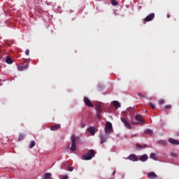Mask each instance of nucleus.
<instances>
[{
    "label": "nucleus",
    "mask_w": 179,
    "mask_h": 179,
    "mask_svg": "<svg viewBox=\"0 0 179 179\" xmlns=\"http://www.w3.org/2000/svg\"><path fill=\"white\" fill-rule=\"evenodd\" d=\"M71 146L70 148V150H71V152H75V150H76V143L79 142V141H80V138L79 137H76V136L73 135L71 137Z\"/></svg>",
    "instance_id": "obj_1"
},
{
    "label": "nucleus",
    "mask_w": 179,
    "mask_h": 179,
    "mask_svg": "<svg viewBox=\"0 0 179 179\" xmlns=\"http://www.w3.org/2000/svg\"><path fill=\"white\" fill-rule=\"evenodd\" d=\"M134 119L137 122L132 120L131 121L132 125H139V124H143V122H145V119H143V117H142V115L141 114L136 115Z\"/></svg>",
    "instance_id": "obj_2"
},
{
    "label": "nucleus",
    "mask_w": 179,
    "mask_h": 179,
    "mask_svg": "<svg viewBox=\"0 0 179 179\" xmlns=\"http://www.w3.org/2000/svg\"><path fill=\"white\" fill-rule=\"evenodd\" d=\"M96 152L94 150H90L87 153L83 155V160H92L94 157Z\"/></svg>",
    "instance_id": "obj_3"
},
{
    "label": "nucleus",
    "mask_w": 179,
    "mask_h": 179,
    "mask_svg": "<svg viewBox=\"0 0 179 179\" xmlns=\"http://www.w3.org/2000/svg\"><path fill=\"white\" fill-rule=\"evenodd\" d=\"M111 132H113V124L110 122H106L105 127V134L109 135V134H111Z\"/></svg>",
    "instance_id": "obj_4"
},
{
    "label": "nucleus",
    "mask_w": 179,
    "mask_h": 179,
    "mask_svg": "<svg viewBox=\"0 0 179 179\" xmlns=\"http://www.w3.org/2000/svg\"><path fill=\"white\" fill-rule=\"evenodd\" d=\"M96 117L99 118V120H101V113H103V109H101V105L100 103L96 104Z\"/></svg>",
    "instance_id": "obj_5"
},
{
    "label": "nucleus",
    "mask_w": 179,
    "mask_h": 179,
    "mask_svg": "<svg viewBox=\"0 0 179 179\" xmlns=\"http://www.w3.org/2000/svg\"><path fill=\"white\" fill-rule=\"evenodd\" d=\"M99 138L101 139V145H103V143L107 142V139H108V136H107V134L100 133Z\"/></svg>",
    "instance_id": "obj_6"
},
{
    "label": "nucleus",
    "mask_w": 179,
    "mask_h": 179,
    "mask_svg": "<svg viewBox=\"0 0 179 179\" xmlns=\"http://www.w3.org/2000/svg\"><path fill=\"white\" fill-rule=\"evenodd\" d=\"M121 121H122V122H123L124 127L127 129H131L132 128L131 127V124H129V122H128V120H127V119H125V117H121Z\"/></svg>",
    "instance_id": "obj_7"
},
{
    "label": "nucleus",
    "mask_w": 179,
    "mask_h": 179,
    "mask_svg": "<svg viewBox=\"0 0 179 179\" xmlns=\"http://www.w3.org/2000/svg\"><path fill=\"white\" fill-rule=\"evenodd\" d=\"M155 19V13H152L150 15H148L145 19V22H152Z\"/></svg>",
    "instance_id": "obj_8"
},
{
    "label": "nucleus",
    "mask_w": 179,
    "mask_h": 179,
    "mask_svg": "<svg viewBox=\"0 0 179 179\" xmlns=\"http://www.w3.org/2000/svg\"><path fill=\"white\" fill-rule=\"evenodd\" d=\"M84 103H85L87 107H93V103H92V102L90 101V99H89V98L86 96L84 97Z\"/></svg>",
    "instance_id": "obj_9"
},
{
    "label": "nucleus",
    "mask_w": 179,
    "mask_h": 179,
    "mask_svg": "<svg viewBox=\"0 0 179 179\" xmlns=\"http://www.w3.org/2000/svg\"><path fill=\"white\" fill-rule=\"evenodd\" d=\"M129 160H131V162H138L139 159H138V157H136V155L131 154L128 157Z\"/></svg>",
    "instance_id": "obj_10"
},
{
    "label": "nucleus",
    "mask_w": 179,
    "mask_h": 179,
    "mask_svg": "<svg viewBox=\"0 0 179 179\" xmlns=\"http://www.w3.org/2000/svg\"><path fill=\"white\" fill-rule=\"evenodd\" d=\"M88 132H90V134L92 136H94L95 134H96V130L94 129V127H90L87 129Z\"/></svg>",
    "instance_id": "obj_11"
},
{
    "label": "nucleus",
    "mask_w": 179,
    "mask_h": 179,
    "mask_svg": "<svg viewBox=\"0 0 179 179\" xmlns=\"http://www.w3.org/2000/svg\"><path fill=\"white\" fill-rule=\"evenodd\" d=\"M61 128V125L59 124H55L50 127L51 131H57V129H59Z\"/></svg>",
    "instance_id": "obj_12"
},
{
    "label": "nucleus",
    "mask_w": 179,
    "mask_h": 179,
    "mask_svg": "<svg viewBox=\"0 0 179 179\" xmlns=\"http://www.w3.org/2000/svg\"><path fill=\"white\" fill-rule=\"evenodd\" d=\"M169 143H171L172 145H179V141L173 138H169Z\"/></svg>",
    "instance_id": "obj_13"
},
{
    "label": "nucleus",
    "mask_w": 179,
    "mask_h": 179,
    "mask_svg": "<svg viewBox=\"0 0 179 179\" xmlns=\"http://www.w3.org/2000/svg\"><path fill=\"white\" fill-rule=\"evenodd\" d=\"M148 159V155L146 154H144L140 157L139 160L140 162H146Z\"/></svg>",
    "instance_id": "obj_14"
},
{
    "label": "nucleus",
    "mask_w": 179,
    "mask_h": 179,
    "mask_svg": "<svg viewBox=\"0 0 179 179\" xmlns=\"http://www.w3.org/2000/svg\"><path fill=\"white\" fill-rule=\"evenodd\" d=\"M145 148H148V145L146 144H144L143 145H141L140 144L136 145L137 150H141V149H145Z\"/></svg>",
    "instance_id": "obj_15"
},
{
    "label": "nucleus",
    "mask_w": 179,
    "mask_h": 179,
    "mask_svg": "<svg viewBox=\"0 0 179 179\" xmlns=\"http://www.w3.org/2000/svg\"><path fill=\"white\" fill-rule=\"evenodd\" d=\"M148 178H156L157 177V175L155 173V172H150L148 174Z\"/></svg>",
    "instance_id": "obj_16"
},
{
    "label": "nucleus",
    "mask_w": 179,
    "mask_h": 179,
    "mask_svg": "<svg viewBox=\"0 0 179 179\" xmlns=\"http://www.w3.org/2000/svg\"><path fill=\"white\" fill-rule=\"evenodd\" d=\"M51 173H45L43 179H52Z\"/></svg>",
    "instance_id": "obj_17"
},
{
    "label": "nucleus",
    "mask_w": 179,
    "mask_h": 179,
    "mask_svg": "<svg viewBox=\"0 0 179 179\" xmlns=\"http://www.w3.org/2000/svg\"><path fill=\"white\" fill-rule=\"evenodd\" d=\"M112 104L117 108L121 107V103L118 101H114L112 102Z\"/></svg>",
    "instance_id": "obj_18"
},
{
    "label": "nucleus",
    "mask_w": 179,
    "mask_h": 179,
    "mask_svg": "<svg viewBox=\"0 0 179 179\" xmlns=\"http://www.w3.org/2000/svg\"><path fill=\"white\" fill-rule=\"evenodd\" d=\"M145 134L149 135L150 136H152V135H153V131H152V129H146L145 130Z\"/></svg>",
    "instance_id": "obj_19"
},
{
    "label": "nucleus",
    "mask_w": 179,
    "mask_h": 179,
    "mask_svg": "<svg viewBox=\"0 0 179 179\" xmlns=\"http://www.w3.org/2000/svg\"><path fill=\"white\" fill-rule=\"evenodd\" d=\"M36 12H38V13H43V12H44V10H43V8L40 6H36Z\"/></svg>",
    "instance_id": "obj_20"
},
{
    "label": "nucleus",
    "mask_w": 179,
    "mask_h": 179,
    "mask_svg": "<svg viewBox=\"0 0 179 179\" xmlns=\"http://www.w3.org/2000/svg\"><path fill=\"white\" fill-rule=\"evenodd\" d=\"M6 64H13V60L12 59V58L7 57L6 58Z\"/></svg>",
    "instance_id": "obj_21"
},
{
    "label": "nucleus",
    "mask_w": 179,
    "mask_h": 179,
    "mask_svg": "<svg viewBox=\"0 0 179 179\" xmlns=\"http://www.w3.org/2000/svg\"><path fill=\"white\" fill-rule=\"evenodd\" d=\"M24 134H20L19 136H18V141L19 142H20V141H23V139H24Z\"/></svg>",
    "instance_id": "obj_22"
},
{
    "label": "nucleus",
    "mask_w": 179,
    "mask_h": 179,
    "mask_svg": "<svg viewBox=\"0 0 179 179\" xmlns=\"http://www.w3.org/2000/svg\"><path fill=\"white\" fill-rule=\"evenodd\" d=\"M158 143H159V145H162V146H167V142L164 141H158Z\"/></svg>",
    "instance_id": "obj_23"
},
{
    "label": "nucleus",
    "mask_w": 179,
    "mask_h": 179,
    "mask_svg": "<svg viewBox=\"0 0 179 179\" xmlns=\"http://www.w3.org/2000/svg\"><path fill=\"white\" fill-rule=\"evenodd\" d=\"M36 146V142L34 141H31L29 144V149H33Z\"/></svg>",
    "instance_id": "obj_24"
},
{
    "label": "nucleus",
    "mask_w": 179,
    "mask_h": 179,
    "mask_svg": "<svg viewBox=\"0 0 179 179\" xmlns=\"http://www.w3.org/2000/svg\"><path fill=\"white\" fill-rule=\"evenodd\" d=\"M150 159H152L153 160H157V158H156V154L152 152L150 155Z\"/></svg>",
    "instance_id": "obj_25"
},
{
    "label": "nucleus",
    "mask_w": 179,
    "mask_h": 179,
    "mask_svg": "<svg viewBox=\"0 0 179 179\" xmlns=\"http://www.w3.org/2000/svg\"><path fill=\"white\" fill-rule=\"evenodd\" d=\"M111 5H113L114 6L118 5V1L117 0H111Z\"/></svg>",
    "instance_id": "obj_26"
},
{
    "label": "nucleus",
    "mask_w": 179,
    "mask_h": 179,
    "mask_svg": "<svg viewBox=\"0 0 179 179\" xmlns=\"http://www.w3.org/2000/svg\"><path fill=\"white\" fill-rule=\"evenodd\" d=\"M24 69H26V67H23V66H18V71H24Z\"/></svg>",
    "instance_id": "obj_27"
},
{
    "label": "nucleus",
    "mask_w": 179,
    "mask_h": 179,
    "mask_svg": "<svg viewBox=\"0 0 179 179\" xmlns=\"http://www.w3.org/2000/svg\"><path fill=\"white\" fill-rule=\"evenodd\" d=\"M150 106L151 107V108H152V110H155V108H156V106L152 103H150Z\"/></svg>",
    "instance_id": "obj_28"
},
{
    "label": "nucleus",
    "mask_w": 179,
    "mask_h": 179,
    "mask_svg": "<svg viewBox=\"0 0 179 179\" xmlns=\"http://www.w3.org/2000/svg\"><path fill=\"white\" fill-rule=\"evenodd\" d=\"M165 103L164 99H159V103L161 105H163Z\"/></svg>",
    "instance_id": "obj_29"
},
{
    "label": "nucleus",
    "mask_w": 179,
    "mask_h": 179,
    "mask_svg": "<svg viewBox=\"0 0 179 179\" xmlns=\"http://www.w3.org/2000/svg\"><path fill=\"white\" fill-rule=\"evenodd\" d=\"M69 176L68 175L62 176L60 179H69Z\"/></svg>",
    "instance_id": "obj_30"
},
{
    "label": "nucleus",
    "mask_w": 179,
    "mask_h": 179,
    "mask_svg": "<svg viewBox=\"0 0 179 179\" xmlns=\"http://www.w3.org/2000/svg\"><path fill=\"white\" fill-rule=\"evenodd\" d=\"M22 66L25 68V69H27V68H29V64L27 63H25V64H22Z\"/></svg>",
    "instance_id": "obj_31"
},
{
    "label": "nucleus",
    "mask_w": 179,
    "mask_h": 179,
    "mask_svg": "<svg viewBox=\"0 0 179 179\" xmlns=\"http://www.w3.org/2000/svg\"><path fill=\"white\" fill-rule=\"evenodd\" d=\"M171 156H173V157H177V152H171Z\"/></svg>",
    "instance_id": "obj_32"
},
{
    "label": "nucleus",
    "mask_w": 179,
    "mask_h": 179,
    "mask_svg": "<svg viewBox=\"0 0 179 179\" xmlns=\"http://www.w3.org/2000/svg\"><path fill=\"white\" fill-rule=\"evenodd\" d=\"M165 108H166V110H169V109L171 108V105L165 106Z\"/></svg>",
    "instance_id": "obj_33"
},
{
    "label": "nucleus",
    "mask_w": 179,
    "mask_h": 179,
    "mask_svg": "<svg viewBox=\"0 0 179 179\" xmlns=\"http://www.w3.org/2000/svg\"><path fill=\"white\" fill-rule=\"evenodd\" d=\"M68 171H73V168L72 166H69L68 167Z\"/></svg>",
    "instance_id": "obj_34"
},
{
    "label": "nucleus",
    "mask_w": 179,
    "mask_h": 179,
    "mask_svg": "<svg viewBox=\"0 0 179 179\" xmlns=\"http://www.w3.org/2000/svg\"><path fill=\"white\" fill-rule=\"evenodd\" d=\"M25 54H26V55H29V54H30V50H29V49H27V50L25 51Z\"/></svg>",
    "instance_id": "obj_35"
},
{
    "label": "nucleus",
    "mask_w": 179,
    "mask_h": 179,
    "mask_svg": "<svg viewBox=\"0 0 179 179\" xmlns=\"http://www.w3.org/2000/svg\"><path fill=\"white\" fill-rule=\"evenodd\" d=\"M85 127H86V124H85L84 122H82V123L80 124V127H81V128H85Z\"/></svg>",
    "instance_id": "obj_36"
},
{
    "label": "nucleus",
    "mask_w": 179,
    "mask_h": 179,
    "mask_svg": "<svg viewBox=\"0 0 179 179\" xmlns=\"http://www.w3.org/2000/svg\"><path fill=\"white\" fill-rule=\"evenodd\" d=\"M138 95L139 96V97H146L145 94H138Z\"/></svg>",
    "instance_id": "obj_37"
},
{
    "label": "nucleus",
    "mask_w": 179,
    "mask_h": 179,
    "mask_svg": "<svg viewBox=\"0 0 179 179\" xmlns=\"http://www.w3.org/2000/svg\"><path fill=\"white\" fill-rule=\"evenodd\" d=\"M168 19H170V14H167Z\"/></svg>",
    "instance_id": "obj_38"
},
{
    "label": "nucleus",
    "mask_w": 179,
    "mask_h": 179,
    "mask_svg": "<svg viewBox=\"0 0 179 179\" xmlns=\"http://www.w3.org/2000/svg\"><path fill=\"white\" fill-rule=\"evenodd\" d=\"M176 136H179V131L176 134Z\"/></svg>",
    "instance_id": "obj_39"
},
{
    "label": "nucleus",
    "mask_w": 179,
    "mask_h": 179,
    "mask_svg": "<svg viewBox=\"0 0 179 179\" xmlns=\"http://www.w3.org/2000/svg\"><path fill=\"white\" fill-rule=\"evenodd\" d=\"M46 3H47V5H50V3H47V1H46Z\"/></svg>",
    "instance_id": "obj_40"
},
{
    "label": "nucleus",
    "mask_w": 179,
    "mask_h": 179,
    "mask_svg": "<svg viewBox=\"0 0 179 179\" xmlns=\"http://www.w3.org/2000/svg\"><path fill=\"white\" fill-rule=\"evenodd\" d=\"M114 174H115V171L113 172V176H114Z\"/></svg>",
    "instance_id": "obj_41"
},
{
    "label": "nucleus",
    "mask_w": 179,
    "mask_h": 179,
    "mask_svg": "<svg viewBox=\"0 0 179 179\" xmlns=\"http://www.w3.org/2000/svg\"><path fill=\"white\" fill-rule=\"evenodd\" d=\"M0 52H1V47H0Z\"/></svg>",
    "instance_id": "obj_42"
}]
</instances>
